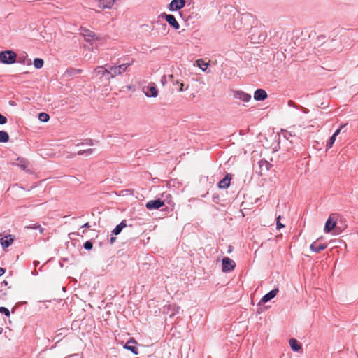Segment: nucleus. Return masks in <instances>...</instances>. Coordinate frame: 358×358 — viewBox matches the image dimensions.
Here are the masks:
<instances>
[{"instance_id": "43", "label": "nucleus", "mask_w": 358, "mask_h": 358, "mask_svg": "<svg viewBox=\"0 0 358 358\" xmlns=\"http://www.w3.org/2000/svg\"><path fill=\"white\" fill-rule=\"evenodd\" d=\"M117 0H114V3H115Z\"/></svg>"}, {"instance_id": "8", "label": "nucleus", "mask_w": 358, "mask_h": 358, "mask_svg": "<svg viewBox=\"0 0 358 358\" xmlns=\"http://www.w3.org/2000/svg\"><path fill=\"white\" fill-rule=\"evenodd\" d=\"M234 97L239 99L243 102H248L251 99V96L243 91H235L234 92Z\"/></svg>"}, {"instance_id": "7", "label": "nucleus", "mask_w": 358, "mask_h": 358, "mask_svg": "<svg viewBox=\"0 0 358 358\" xmlns=\"http://www.w3.org/2000/svg\"><path fill=\"white\" fill-rule=\"evenodd\" d=\"M163 206H164V201L161 199L151 200L146 203V208L149 210L158 209Z\"/></svg>"}, {"instance_id": "10", "label": "nucleus", "mask_w": 358, "mask_h": 358, "mask_svg": "<svg viewBox=\"0 0 358 358\" xmlns=\"http://www.w3.org/2000/svg\"><path fill=\"white\" fill-rule=\"evenodd\" d=\"M231 175L227 174L225 177L218 182V187L220 189H227L230 186Z\"/></svg>"}, {"instance_id": "41", "label": "nucleus", "mask_w": 358, "mask_h": 358, "mask_svg": "<svg viewBox=\"0 0 358 358\" xmlns=\"http://www.w3.org/2000/svg\"><path fill=\"white\" fill-rule=\"evenodd\" d=\"M169 77L171 81H173V83L175 82V81H173V75L171 74L169 76Z\"/></svg>"}, {"instance_id": "6", "label": "nucleus", "mask_w": 358, "mask_h": 358, "mask_svg": "<svg viewBox=\"0 0 358 358\" xmlns=\"http://www.w3.org/2000/svg\"><path fill=\"white\" fill-rule=\"evenodd\" d=\"M162 16L164 17L166 21L175 29H178L180 28L179 23L173 15L164 13Z\"/></svg>"}, {"instance_id": "21", "label": "nucleus", "mask_w": 358, "mask_h": 358, "mask_svg": "<svg viewBox=\"0 0 358 358\" xmlns=\"http://www.w3.org/2000/svg\"><path fill=\"white\" fill-rule=\"evenodd\" d=\"M126 227V224L122 222L120 224L117 225L116 227L113 230L112 233L114 235L119 234L122 229Z\"/></svg>"}, {"instance_id": "16", "label": "nucleus", "mask_w": 358, "mask_h": 358, "mask_svg": "<svg viewBox=\"0 0 358 358\" xmlns=\"http://www.w3.org/2000/svg\"><path fill=\"white\" fill-rule=\"evenodd\" d=\"M278 292V288L274 289L270 291L268 293H267L266 295H264L263 296V298L262 299V301L264 303L268 302L271 299H273L277 295Z\"/></svg>"}, {"instance_id": "39", "label": "nucleus", "mask_w": 358, "mask_h": 358, "mask_svg": "<svg viewBox=\"0 0 358 358\" xmlns=\"http://www.w3.org/2000/svg\"><path fill=\"white\" fill-rule=\"evenodd\" d=\"M83 227H87V228H90V225L88 222L84 224V225L83 226Z\"/></svg>"}, {"instance_id": "24", "label": "nucleus", "mask_w": 358, "mask_h": 358, "mask_svg": "<svg viewBox=\"0 0 358 358\" xmlns=\"http://www.w3.org/2000/svg\"><path fill=\"white\" fill-rule=\"evenodd\" d=\"M38 119L41 122H47L50 119V116L45 113H40L38 114Z\"/></svg>"}, {"instance_id": "33", "label": "nucleus", "mask_w": 358, "mask_h": 358, "mask_svg": "<svg viewBox=\"0 0 358 358\" xmlns=\"http://www.w3.org/2000/svg\"><path fill=\"white\" fill-rule=\"evenodd\" d=\"M7 122V118L0 113V124H4Z\"/></svg>"}, {"instance_id": "22", "label": "nucleus", "mask_w": 358, "mask_h": 358, "mask_svg": "<svg viewBox=\"0 0 358 358\" xmlns=\"http://www.w3.org/2000/svg\"><path fill=\"white\" fill-rule=\"evenodd\" d=\"M9 141V135L6 131H0V143H6Z\"/></svg>"}, {"instance_id": "26", "label": "nucleus", "mask_w": 358, "mask_h": 358, "mask_svg": "<svg viewBox=\"0 0 358 358\" xmlns=\"http://www.w3.org/2000/svg\"><path fill=\"white\" fill-rule=\"evenodd\" d=\"M18 166L22 169L23 170H25L27 171H29V170L28 169V167H29V163L26 161H20V163L18 164Z\"/></svg>"}, {"instance_id": "28", "label": "nucleus", "mask_w": 358, "mask_h": 358, "mask_svg": "<svg viewBox=\"0 0 358 358\" xmlns=\"http://www.w3.org/2000/svg\"><path fill=\"white\" fill-rule=\"evenodd\" d=\"M93 152V150L92 149H87V150H80L78 152V155H83V154H87V155H91L92 154Z\"/></svg>"}, {"instance_id": "42", "label": "nucleus", "mask_w": 358, "mask_h": 358, "mask_svg": "<svg viewBox=\"0 0 358 358\" xmlns=\"http://www.w3.org/2000/svg\"><path fill=\"white\" fill-rule=\"evenodd\" d=\"M345 125H346V124L341 125L339 129H341V130L343 127H345Z\"/></svg>"}, {"instance_id": "11", "label": "nucleus", "mask_w": 358, "mask_h": 358, "mask_svg": "<svg viewBox=\"0 0 358 358\" xmlns=\"http://www.w3.org/2000/svg\"><path fill=\"white\" fill-rule=\"evenodd\" d=\"M336 224V220H334L332 217H329L324 226V231L325 233H329L335 227Z\"/></svg>"}, {"instance_id": "32", "label": "nucleus", "mask_w": 358, "mask_h": 358, "mask_svg": "<svg viewBox=\"0 0 358 358\" xmlns=\"http://www.w3.org/2000/svg\"><path fill=\"white\" fill-rule=\"evenodd\" d=\"M0 313L5 314L6 316L10 315V311L8 308L5 307H1L0 308Z\"/></svg>"}, {"instance_id": "19", "label": "nucleus", "mask_w": 358, "mask_h": 358, "mask_svg": "<svg viewBox=\"0 0 358 358\" xmlns=\"http://www.w3.org/2000/svg\"><path fill=\"white\" fill-rule=\"evenodd\" d=\"M289 345L291 348L294 351H298L301 348V345L299 343V342L295 338H291L289 341Z\"/></svg>"}, {"instance_id": "23", "label": "nucleus", "mask_w": 358, "mask_h": 358, "mask_svg": "<svg viewBox=\"0 0 358 358\" xmlns=\"http://www.w3.org/2000/svg\"><path fill=\"white\" fill-rule=\"evenodd\" d=\"M196 62L197 66L203 71H205L208 66V64L205 62L203 59H198Z\"/></svg>"}, {"instance_id": "27", "label": "nucleus", "mask_w": 358, "mask_h": 358, "mask_svg": "<svg viewBox=\"0 0 358 358\" xmlns=\"http://www.w3.org/2000/svg\"><path fill=\"white\" fill-rule=\"evenodd\" d=\"M335 141H336V137H335V136H332L329 138V142H328V143H327V150H328V149H330V148L333 146V145H334V143Z\"/></svg>"}, {"instance_id": "14", "label": "nucleus", "mask_w": 358, "mask_h": 358, "mask_svg": "<svg viewBox=\"0 0 358 358\" xmlns=\"http://www.w3.org/2000/svg\"><path fill=\"white\" fill-rule=\"evenodd\" d=\"M93 73L95 77H103L107 74H109V72L108 69H104L103 66H98L94 70Z\"/></svg>"}, {"instance_id": "38", "label": "nucleus", "mask_w": 358, "mask_h": 358, "mask_svg": "<svg viewBox=\"0 0 358 358\" xmlns=\"http://www.w3.org/2000/svg\"><path fill=\"white\" fill-rule=\"evenodd\" d=\"M5 273V269L3 268H0V276H1Z\"/></svg>"}, {"instance_id": "4", "label": "nucleus", "mask_w": 358, "mask_h": 358, "mask_svg": "<svg viewBox=\"0 0 358 358\" xmlns=\"http://www.w3.org/2000/svg\"><path fill=\"white\" fill-rule=\"evenodd\" d=\"M143 90L148 97H157L158 96V90L154 83L144 87Z\"/></svg>"}, {"instance_id": "36", "label": "nucleus", "mask_w": 358, "mask_h": 358, "mask_svg": "<svg viewBox=\"0 0 358 358\" xmlns=\"http://www.w3.org/2000/svg\"><path fill=\"white\" fill-rule=\"evenodd\" d=\"M288 105L291 107H296V104L295 103L292 101V100H289V102H288Z\"/></svg>"}, {"instance_id": "17", "label": "nucleus", "mask_w": 358, "mask_h": 358, "mask_svg": "<svg viewBox=\"0 0 358 358\" xmlns=\"http://www.w3.org/2000/svg\"><path fill=\"white\" fill-rule=\"evenodd\" d=\"M13 241V237L11 235H8L1 239V244L3 248H8Z\"/></svg>"}, {"instance_id": "31", "label": "nucleus", "mask_w": 358, "mask_h": 358, "mask_svg": "<svg viewBox=\"0 0 358 358\" xmlns=\"http://www.w3.org/2000/svg\"><path fill=\"white\" fill-rule=\"evenodd\" d=\"M173 85H178V86H180L179 89H178V91L179 92H182L184 91V89H183V87H184V84L182 83H180L179 80H176L173 83Z\"/></svg>"}, {"instance_id": "1", "label": "nucleus", "mask_w": 358, "mask_h": 358, "mask_svg": "<svg viewBox=\"0 0 358 358\" xmlns=\"http://www.w3.org/2000/svg\"><path fill=\"white\" fill-rule=\"evenodd\" d=\"M17 55L12 50L0 52V62L3 64H10L15 62Z\"/></svg>"}, {"instance_id": "5", "label": "nucleus", "mask_w": 358, "mask_h": 358, "mask_svg": "<svg viewBox=\"0 0 358 358\" xmlns=\"http://www.w3.org/2000/svg\"><path fill=\"white\" fill-rule=\"evenodd\" d=\"M185 5V0H172L169 5L171 11H176L182 8Z\"/></svg>"}, {"instance_id": "30", "label": "nucleus", "mask_w": 358, "mask_h": 358, "mask_svg": "<svg viewBox=\"0 0 358 358\" xmlns=\"http://www.w3.org/2000/svg\"><path fill=\"white\" fill-rule=\"evenodd\" d=\"M92 247H93L92 243L90 241H87L84 243V248L86 250H91L92 248Z\"/></svg>"}, {"instance_id": "12", "label": "nucleus", "mask_w": 358, "mask_h": 358, "mask_svg": "<svg viewBox=\"0 0 358 358\" xmlns=\"http://www.w3.org/2000/svg\"><path fill=\"white\" fill-rule=\"evenodd\" d=\"M82 35L84 36L87 41H91L92 40L98 39L96 34L89 29H83Z\"/></svg>"}, {"instance_id": "34", "label": "nucleus", "mask_w": 358, "mask_h": 358, "mask_svg": "<svg viewBox=\"0 0 358 358\" xmlns=\"http://www.w3.org/2000/svg\"><path fill=\"white\" fill-rule=\"evenodd\" d=\"M160 82H161L162 86H165L166 85V77L165 75H164L162 77Z\"/></svg>"}, {"instance_id": "18", "label": "nucleus", "mask_w": 358, "mask_h": 358, "mask_svg": "<svg viewBox=\"0 0 358 358\" xmlns=\"http://www.w3.org/2000/svg\"><path fill=\"white\" fill-rule=\"evenodd\" d=\"M136 343V341L131 338L124 345V348L130 350L134 354L137 355L138 354V349L134 345Z\"/></svg>"}, {"instance_id": "25", "label": "nucleus", "mask_w": 358, "mask_h": 358, "mask_svg": "<svg viewBox=\"0 0 358 358\" xmlns=\"http://www.w3.org/2000/svg\"><path fill=\"white\" fill-rule=\"evenodd\" d=\"M44 62L42 59L36 58L34 60V65L36 69H41L43 67Z\"/></svg>"}, {"instance_id": "13", "label": "nucleus", "mask_w": 358, "mask_h": 358, "mask_svg": "<svg viewBox=\"0 0 358 358\" xmlns=\"http://www.w3.org/2000/svg\"><path fill=\"white\" fill-rule=\"evenodd\" d=\"M267 97V93L264 90L258 89L254 93V99L256 101H263Z\"/></svg>"}, {"instance_id": "3", "label": "nucleus", "mask_w": 358, "mask_h": 358, "mask_svg": "<svg viewBox=\"0 0 358 358\" xmlns=\"http://www.w3.org/2000/svg\"><path fill=\"white\" fill-rule=\"evenodd\" d=\"M236 264L234 260L229 257H224L222 259V271L224 272H228L234 270Z\"/></svg>"}, {"instance_id": "20", "label": "nucleus", "mask_w": 358, "mask_h": 358, "mask_svg": "<svg viewBox=\"0 0 358 358\" xmlns=\"http://www.w3.org/2000/svg\"><path fill=\"white\" fill-rule=\"evenodd\" d=\"M25 228L29 229H36L38 230L41 234H43L44 231V228H43L40 224H31L28 226H26Z\"/></svg>"}, {"instance_id": "29", "label": "nucleus", "mask_w": 358, "mask_h": 358, "mask_svg": "<svg viewBox=\"0 0 358 358\" xmlns=\"http://www.w3.org/2000/svg\"><path fill=\"white\" fill-rule=\"evenodd\" d=\"M280 218L281 217L279 215L276 219V228L278 229L285 227V225L280 222Z\"/></svg>"}, {"instance_id": "35", "label": "nucleus", "mask_w": 358, "mask_h": 358, "mask_svg": "<svg viewBox=\"0 0 358 358\" xmlns=\"http://www.w3.org/2000/svg\"><path fill=\"white\" fill-rule=\"evenodd\" d=\"M262 164H266V167H267V169H268V167H269L270 166H271V164H269V163H268V162H266V161H264V162L261 161V162H259L260 166H262Z\"/></svg>"}, {"instance_id": "9", "label": "nucleus", "mask_w": 358, "mask_h": 358, "mask_svg": "<svg viewBox=\"0 0 358 358\" xmlns=\"http://www.w3.org/2000/svg\"><path fill=\"white\" fill-rule=\"evenodd\" d=\"M114 4V0H99L97 6L102 10L111 9Z\"/></svg>"}, {"instance_id": "40", "label": "nucleus", "mask_w": 358, "mask_h": 358, "mask_svg": "<svg viewBox=\"0 0 358 358\" xmlns=\"http://www.w3.org/2000/svg\"><path fill=\"white\" fill-rule=\"evenodd\" d=\"M115 239L116 238L115 237H111L110 240V243H113L115 241Z\"/></svg>"}, {"instance_id": "44", "label": "nucleus", "mask_w": 358, "mask_h": 358, "mask_svg": "<svg viewBox=\"0 0 358 358\" xmlns=\"http://www.w3.org/2000/svg\"><path fill=\"white\" fill-rule=\"evenodd\" d=\"M357 234H358V232H357Z\"/></svg>"}, {"instance_id": "15", "label": "nucleus", "mask_w": 358, "mask_h": 358, "mask_svg": "<svg viewBox=\"0 0 358 358\" xmlns=\"http://www.w3.org/2000/svg\"><path fill=\"white\" fill-rule=\"evenodd\" d=\"M327 247V244H320L318 245L316 242H314L310 246V250L313 251V252H317V253H319L321 251L324 250V249H326Z\"/></svg>"}, {"instance_id": "37", "label": "nucleus", "mask_w": 358, "mask_h": 358, "mask_svg": "<svg viewBox=\"0 0 358 358\" xmlns=\"http://www.w3.org/2000/svg\"><path fill=\"white\" fill-rule=\"evenodd\" d=\"M341 131V129H339V128H338V129L334 132V134H333V136H335V137H336V136L340 134Z\"/></svg>"}, {"instance_id": "2", "label": "nucleus", "mask_w": 358, "mask_h": 358, "mask_svg": "<svg viewBox=\"0 0 358 358\" xmlns=\"http://www.w3.org/2000/svg\"><path fill=\"white\" fill-rule=\"evenodd\" d=\"M129 66V64H123L117 66H110L108 69L109 74H110L111 78H115L116 76L120 75L125 72Z\"/></svg>"}]
</instances>
